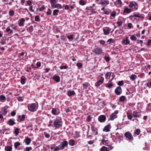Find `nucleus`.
Here are the masks:
<instances>
[{
  "label": "nucleus",
  "instance_id": "26",
  "mask_svg": "<svg viewBox=\"0 0 151 151\" xmlns=\"http://www.w3.org/2000/svg\"><path fill=\"white\" fill-rule=\"evenodd\" d=\"M59 12V10L58 9L54 10L53 12V15L54 16H57Z\"/></svg>",
  "mask_w": 151,
  "mask_h": 151
},
{
  "label": "nucleus",
  "instance_id": "36",
  "mask_svg": "<svg viewBox=\"0 0 151 151\" xmlns=\"http://www.w3.org/2000/svg\"><path fill=\"white\" fill-rule=\"evenodd\" d=\"M33 27L32 26H30L27 29V31L29 32H31L33 31Z\"/></svg>",
  "mask_w": 151,
  "mask_h": 151
},
{
  "label": "nucleus",
  "instance_id": "9",
  "mask_svg": "<svg viewBox=\"0 0 151 151\" xmlns=\"http://www.w3.org/2000/svg\"><path fill=\"white\" fill-rule=\"evenodd\" d=\"M116 93L118 95H120L122 92V90L121 88L119 87H118L115 91Z\"/></svg>",
  "mask_w": 151,
  "mask_h": 151
},
{
  "label": "nucleus",
  "instance_id": "38",
  "mask_svg": "<svg viewBox=\"0 0 151 151\" xmlns=\"http://www.w3.org/2000/svg\"><path fill=\"white\" fill-rule=\"evenodd\" d=\"M79 3L82 6L86 4V2L82 0H80L79 1Z\"/></svg>",
  "mask_w": 151,
  "mask_h": 151
},
{
  "label": "nucleus",
  "instance_id": "49",
  "mask_svg": "<svg viewBox=\"0 0 151 151\" xmlns=\"http://www.w3.org/2000/svg\"><path fill=\"white\" fill-rule=\"evenodd\" d=\"M67 37V38L70 41H71L73 39V35H69V36H68Z\"/></svg>",
  "mask_w": 151,
  "mask_h": 151
},
{
  "label": "nucleus",
  "instance_id": "47",
  "mask_svg": "<svg viewBox=\"0 0 151 151\" xmlns=\"http://www.w3.org/2000/svg\"><path fill=\"white\" fill-rule=\"evenodd\" d=\"M12 29H15L17 28V26L15 24H12L11 25Z\"/></svg>",
  "mask_w": 151,
  "mask_h": 151
},
{
  "label": "nucleus",
  "instance_id": "11",
  "mask_svg": "<svg viewBox=\"0 0 151 151\" xmlns=\"http://www.w3.org/2000/svg\"><path fill=\"white\" fill-rule=\"evenodd\" d=\"M113 148V147L108 146V147H103L101 149V151H107L108 149L111 150Z\"/></svg>",
  "mask_w": 151,
  "mask_h": 151
},
{
  "label": "nucleus",
  "instance_id": "23",
  "mask_svg": "<svg viewBox=\"0 0 151 151\" xmlns=\"http://www.w3.org/2000/svg\"><path fill=\"white\" fill-rule=\"evenodd\" d=\"M53 78L57 82H59L60 81V78L59 76H55L53 77Z\"/></svg>",
  "mask_w": 151,
  "mask_h": 151
},
{
  "label": "nucleus",
  "instance_id": "63",
  "mask_svg": "<svg viewBox=\"0 0 151 151\" xmlns=\"http://www.w3.org/2000/svg\"><path fill=\"white\" fill-rule=\"evenodd\" d=\"M77 66L78 67H80H80H81L82 66V64L81 63H78L77 64Z\"/></svg>",
  "mask_w": 151,
  "mask_h": 151
},
{
  "label": "nucleus",
  "instance_id": "29",
  "mask_svg": "<svg viewBox=\"0 0 151 151\" xmlns=\"http://www.w3.org/2000/svg\"><path fill=\"white\" fill-rule=\"evenodd\" d=\"M75 93V92L73 91H69L68 92V95L69 96H70L72 95H74Z\"/></svg>",
  "mask_w": 151,
  "mask_h": 151
},
{
  "label": "nucleus",
  "instance_id": "60",
  "mask_svg": "<svg viewBox=\"0 0 151 151\" xmlns=\"http://www.w3.org/2000/svg\"><path fill=\"white\" fill-rule=\"evenodd\" d=\"M48 127L53 126L52 122V121H50L49 122V124H48Z\"/></svg>",
  "mask_w": 151,
  "mask_h": 151
},
{
  "label": "nucleus",
  "instance_id": "15",
  "mask_svg": "<svg viewBox=\"0 0 151 151\" xmlns=\"http://www.w3.org/2000/svg\"><path fill=\"white\" fill-rule=\"evenodd\" d=\"M111 127V126L110 124L107 125L103 129V131L105 132H109L110 130Z\"/></svg>",
  "mask_w": 151,
  "mask_h": 151
},
{
  "label": "nucleus",
  "instance_id": "27",
  "mask_svg": "<svg viewBox=\"0 0 151 151\" xmlns=\"http://www.w3.org/2000/svg\"><path fill=\"white\" fill-rule=\"evenodd\" d=\"M115 42L114 39L111 38L109 39L107 42L109 44H111V43H114Z\"/></svg>",
  "mask_w": 151,
  "mask_h": 151
},
{
  "label": "nucleus",
  "instance_id": "32",
  "mask_svg": "<svg viewBox=\"0 0 151 151\" xmlns=\"http://www.w3.org/2000/svg\"><path fill=\"white\" fill-rule=\"evenodd\" d=\"M105 86L108 88H110L113 86V84L111 83H108L105 84Z\"/></svg>",
  "mask_w": 151,
  "mask_h": 151
},
{
  "label": "nucleus",
  "instance_id": "53",
  "mask_svg": "<svg viewBox=\"0 0 151 151\" xmlns=\"http://www.w3.org/2000/svg\"><path fill=\"white\" fill-rule=\"evenodd\" d=\"M35 20L36 21H39L40 20V17L39 16H35Z\"/></svg>",
  "mask_w": 151,
  "mask_h": 151
},
{
  "label": "nucleus",
  "instance_id": "57",
  "mask_svg": "<svg viewBox=\"0 0 151 151\" xmlns=\"http://www.w3.org/2000/svg\"><path fill=\"white\" fill-rule=\"evenodd\" d=\"M18 100L20 101H22L23 100V98L22 97H19L17 98Z\"/></svg>",
  "mask_w": 151,
  "mask_h": 151
},
{
  "label": "nucleus",
  "instance_id": "12",
  "mask_svg": "<svg viewBox=\"0 0 151 151\" xmlns=\"http://www.w3.org/2000/svg\"><path fill=\"white\" fill-rule=\"evenodd\" d=\"M98 119L100 122H103L105 121L106 118L105 116L101 115L99 117Z\"/></svg>",
  "mask_w": 151,
  "mask_h": 151
},
{
  "label": "nucleus",
  "instance_id": "7",
  "mask_svg": "<svg viewBox=\"0 0 151 151\" xmlns=\"http://www.w3.org/2000/svg\"><path fill=\"white\" fill-rule=\"evenodd\" d=\"M118 113V111H115L114 113H113L110 116V119L111 120H113L114 119L117 117L116 114Z\"/></svg>",
  "mask_w": 151,
  "mask_h": 151
},
{
  "label": "nucleus",
  "instance_id": "64",
  "mask_svg": "<svg viewBox=\"0 0 151 151\" xmlns=\"http://www.w3.org/2000/svg\"><path fill=\"white\" fill-rule=\"evenodd\" d=\"M132 23H129L128 24V27L130 28H131L132 27Z\"/></svg>",
  "mask_w": 151,
  "mask_h": 151
},
{
  "label": "nucleus",
  "instance_id": "8",
  "mask_svg": "<svg viewBox=\"0 0 151 151\" xmlns=\"http://www.w3.org/2000/svg\"><path fill=\"white\" fill-rule=\"evenodd\" d=\"M104 78L103 77H101L100 80L95 83V85L96 86L98 87L102 83L104 82Z\"/></svg>",
  "mask_w": 151,
  "mask_h": 151
},
{
  "label": "nucleus",
  "instance_id": "3",
  "mask_svg": "<svg viewBox=\"0 0 151 151\" xmlns=\"http://www.w3.org/2000/svg\"><path fill=\"white\" fill-rule=\"evenodd\" d=\"M129 7L132 10L134 11L137 9L138 6L134 2H131L129 5Z\"/></svg>",
  "mask_w": 151,
  "mask_h": 151
},
{
  "label": "nucleus",
  "instance_id": "41",
  "mask_svg": "<svg viewBox=\"0 0 151 151\" xmlns=\"http://www.w3.org/2000/svg\"><path fill=\"white\" fill-rule=\"evenodd\" d=\"M130 39L132 40H137V37L133 35H131Z\"/></svg>",
  "mask_w": 151,
  "mask_h": 151
},
{
  "label": "nucleus",
  "instance_id": "39",
  "mask_svg": "<svg viewBox=\"0 0 151 151\" xmlns=\"http://www.w3.org/2000/svg\"><path fill=\"white\" fill-rule=\"evenodd\" d=\"M6 151H12V148L10 147H6L5 148Z\"/></svg>",
  "mask_w": 151,
  "mask_h": 151
},
{
  "label": "nucleus",
  "instance_id": "24",
  "mask_svg": "<svg viewBox=\"0 0 151 151\" xmlns=\"http://www.w3.org/2000/svg\"><path fill=\"white\" fill-rule=\"evenodd\" d=\"M25 140L26 144L27 145H29L31 142V139L28 137H26Z\"/></svg>",
  "mask_w": 151,
  "mask_h": 151
},
{
  "label": "nucleus",
  "instance_id": "13",
  "mask_svg": "<svg viewBox=\"0 0 151 151\" xmlns=\"http://www.w3.org/2000/svg\"><path fill=\"white\" fill-rule=\"evenodd\" d=\"M25 19L24 18H22L19 20V25L20 27H22L24 26V22H25Z\"/></svg>",
  "mask_w": 151,
  "mask_h": 151
},
{
  "label": "nucleus",
  "instance_id": "20",
  "mask_svg": "<svg viewBox=\"0 0 151 151\" xmlns=\"http://www.w3.org/2000/svg\"><path fill=\"white\" fill-rule=\"evenodd\" d=\"M50 3L52 8L56 4V1L55 0H50Z\"/></svg>",
  "mask_w": 151,
  "mask_h": 151
},
{
  "label": "nucleus",
  "instance_id": "35",
  "mask_svg": "<svg viewBox=\"0 0 151 151\" xmlns=\"http://www.w3.org/2000/svg\"><path fill=\"white\" fill-rule=\"evenodd\" d=\"M7 112V111L6 109H4V110L1 111V113L4 116L6 114Z\"/></svg>",
  "mask_w": 151,
  "mask_h": 151
},
{
  "label": "nucleus",
  "instance_id": "4",
  "mask_svg": "<svg viewBox=\"0 0 151 151\" xmlns=\"http://www.w3.org/2000/svg\"><path fill=\"white\" fill-rule=\"evenodd\" d=\"M130 43V41L129 38L125 36L122 42V44L124 45H128Z\"/></svg>",
  "mask_w": 151,
  "mask_h": 151
},
{
  "label": "nucleus",
  "instance_id": "46",
  "mask_svg": "<svg viewBox=\"0 0 151 151\" xmlns=\"http://www.w3.org/2000/svg\"><path fill=\"white\" fill-rule=\"evenodd\" d=\"M88 85V83L87 82H85L83 84V87L84 88L86 89Z\"/></svg>",
  "mask_w": 151,
  "mask_h": 151
},
{
  "label": "nucleus",
  "instance_id": "44",
  "mask_svg": "<svg viewBox=\"0 0 151 151\" xmlns=\"http://www.w3.org/2000/svg\"><path fill=\"white\" fill-rule=\"evenodd\" d=\"M20 143L18 142H17L15 143L14 146L16 148H17L20 145Z\"/></svg>",
  "mask_w": 151,
  "mask_h": 151
},
{
  "label": "nucleus",
  "instance_id": "61",
  "mask_svg": "<svg viewBox=\"0 0 151 151\" xmlns=\"http://www.w3.org/2000/svg\"><path fill=\"white\" fill-rule=\"evenodd\" d=\"M32 149V148L31 147H27L26 148V151H29L30 150Z\"/></svg>",
  "mask_w": 151,
  "mask_h": 151
},
{
  "label": "nucleus",
  "instance_id": "55",
  "mask_svg": "<svg viewBox=\"0 0 151 151\" xmlns=\"http://www.w3.org/2000/svg\"><path fill=\"white\" fill-rule=\"evenodd\" d=\"M48 11L47 12V14L48 15H50L52 13V12L50 9H48Z\"/></svg>",
  "mask_w": 151,
  "mask_h": 151
},
{
  "label": "nucleus",
  "instance_id": "51",
  "mask_svg": "<svg viewBox=\"0 0 151 151\" xmlns=\"http://www.w3.org/2000/svg\"><path fill=\"white\" fill-rule=\"evenodd\" d=\"M127 116L129 119H131L132 117V116L131 114L128 113L127 114Z\"/></svg>",
  "mask_w": 151,
  "mask_h": 151
},
{
  "label": "nucleus",
  "instance_id": "16",
  "mask_svg": "<svg viewBox=\"0 0 151 151\" xmlns=\"http://www.w3.org/2000/svg\"><path fill=\"white\" fill-rule=\"evenodd\" d=\"M141 115V114L139 112H137L136 111H134L133 112V116L135 117H139Z\"/></svg>",
  "mask_w": 151,
  "mask_h": 151
},
{
  "label": "nucleus",
  "instance_id": "54",
  "mask_svg": "<svg viewBox=\"0 0 151 151\" xmlns=\"http://www.w3.org/2000/svg\"><path fill=\"white\" fill-rule=\"evenodd\" d=\"M27 3L28 5L29 6L32 5V2L31 1L29 0L27 1Z\"/></svg>",
  "mask_w": 151,
  "mask_h": 151
},
{
  "label": "nucleus",
  "instance_id": "1",
  "mask_svg": "<svg viewBox=\"0 0 151 151\" xmlns=\"http://www.w3.org/2000/svg\"><path fill=\"white\" fill-rule=\"evenodd\" d=\"M38 103H36L28 104L27 107L29 111L34 112L37 110L38 108Z\"/></svg>",
  "mask_w": 151,
  "mask_h": 151
},
{
  "label": "nucleus",
  "instance_id": "33",
  "mask_svg": "<svg viewBox=\"0 0 151 151\" xmlns=\"http://www.w3.org/2000/svg\"><path fill=\"white\" fill-rule=\"evenodd\" d=\"M137 76L135 75H132L130 76V79L132 81L134 80L137 78Z\"/></svg>",
  "mask_w": 151,
  "mask_h": 151
},
{
  "label": "nucleus",
  "instance_id": "5",
  "mask_svg": "<svg viewBox=\"0 0 151 151\" xmlns=\"http://www.w3.org/2000/svg\"><path fill=\"white\" fill-rule=\"evenodd\" d=\"M68 145V142L67 141H64L61 142L59 145V147L61 148L62 150L65 147H67Z\"/></svg>",
  "mask_w": 151,
  "mask_h": 151
},
{
  "label": "nucleus",
  "instance_id": "25",
  "mask_svg": "<svg viewBox=\"0 0 151 151\" xmlns=\"http://www.w3.org/2000/svg\"><path fill=\"white\" fill-rule=\"evenodd\" d=\"M75 141L73 139H70L69 141V145L73 146L75 145Z\"/></svg>",
  "mask_w": 151,
  "mask_h": 151
},
{
  "label": "nucleus",
  "instance_id": "34",
  "mask_svg": "<svg viewBox=\"0 0 151 151\" xmlns=\"http://www.w3.org/2000/svg\"><path fill=\"white\" fill-rule=\"evenodd\" d=\"M111 75V73L110 72H107L105 75V78L106 79H108V77L110 76Z\"/></svg>",
  "mask_w": 151,
  "mask_h": 151
},
{
  "label": "nucleus",
  "instance_id": "10",
  "mask_svg": "<svg viewBox=\"0 0 151 151\" xmlns=\"http://www.w3.org/2000/svg\"><path fill=\"white\" fill-rule=\"evenodd\" d=\"M94 52L97 54H100L102 53V50L101 49L97 48L95 49L94 50Z\"/></svg>",
  "mask_w": 151,
  "mask_h": 151
},
{
  "label": "nucleus",
  "instance_id": "14",
  "mask_svg": "<svg viewBox=\"0 0 151 151\" xmlns=\"http://www.w3.org/2000/svg\"><path fill=\"white\" fill-rule=\"evenodd\" d=\"M103 30L104 34L105 35H107L109 33L111 29L109 27H106L103 29Z\"/></svg>",
  "mask_w": 151,
  "mask_h": 151
},
{
  "label": "nucleus",
  "instance_id": "31",
  "mask_svg": "<svg viewBox=\"0 0 151 151\" xmlns=\"http://www.w3.org/2000/svg\"><path fill=\"white\" fill-rule=\"evenodd\" d=\"M6 32L9 33H11L12 32V31L10 29L9 27H8L6 29Z\"/></svg>",
  "mask_w": 151,
  "mask_h": 151
},
{
  "label": "nucleus",
  "instance_id": "43",
  "mask_svg": "<svg viewBox=\"0 0 151 151\" xmlns=\"http://www.w3.org/2000/svg\"><path fill=\"white\" fill-rule=\"evenodd\" d=\"M101 4L103 5L106 4V5L109 4V1H102L100 3Z\"/></svg>",
  "mask_w": 151,
  "mask_h": 151
},
{
  "label": "nucleus",
  "instance_id": "21",
  "mask_svg": "<svg viewBox=\"0 0 151 151\" xmlns=\"http://www.w3.org/2000/svg\"><path fill=\"white\" fill-rule=\"evenodd\" d=\"M57 8L58 9H61L62 8V5L60 4H57L55 5V6L52 8Z\"/></svg>",
  "mask_w": 151,
  "mask_h": 151
},
{
  "label": "nucleus",
  "instance_id": "22",
  "mask_svg": "<svg viewBox=\"0 0 151 151\" xmlns=\"http://www.w3.org/2000/svg\"><path fill=\"white\" fill-rule=\"evenodd\" d=\"M8 123L10 125H13L15 124L14 120L13 119H10L8 121Z\"/></svg>",
  "mask_w": 151,
  "mask_h": 151
},
{
  "label": "nucleus",
  "instance_id": "45",
  "mask_svg": "<svg viewBox=\"0 0 151 151\" xmlns=\"http://www.w3.org/2000/svg\"><path fill=\"white\" fill-rule=\"evenodd\" d=\"M60 150L62 149H61V148L60 147H59V145L58 147H57L55 148L54 149V151H57Z\"/></svg>",
  "mask_w": 151,
  "mask_h": 151
},
{
  "label": "nucleus",
  "instance_id": "40",
  "mask_svg": "<svg viewBox=\"0 0 151 151\" xmlns=\"http://www.w3.org/2000/svg\"><path fill=\"white\" fill-rule=\"evenodd\" d=\"M140 132V129H137L135 130V131L134 132V133L135 134H136L137 135H138L139 134Z\"/></svg>",
  "mask_w": 151,
  "mask_h": 151
},
{
  "label": "nucleus",
  "instance_id": "62",
  "mask_svg": "<svg viewBox=\"0 0 151 151\" xmlns=\"http://www.w3.org/2000/svg\"><path fill=\"white\" fill-rule=\"evenodd\" d=\"M67 68V67L66 66H61L60 67V68L61 69H66Z\"/></svg>",
  "mask_w": 151,
  "mask_h": 151
},
{
  "label": "nucleus",
  "instance_id": "59",
  "mask_svg": "<svg viewBox=\"0 0 151 151\" xmlns=\"http://www.w3.org/2000/svg\"><path fill=\"white\" fill-rule=\"evenodd\" d=\"M45 9L44 6L43 5L39 9L40 11H42Z\"/></svg>",
  "mask_w": 151,
  "mask_h": 151
},
{
  "label": "nucleus",
  "instance_id": "30",
  "mask_svg": "<svg viewBox=\"0 0 151 151\" xmlns=\"http://www.w3.org/2000/svg\"><path fill=\"white\" fill-rule=\"evenodd\" d=\"M18 118L20 121H23L25 119V116L24 115H22L21 116L20 115H19L18 116Z\"/></svg>",
  "mask_w": 151,
  "mask_h": 151
},
{
  "label": "nucleus",
  "instance_id": "56",
  "mask_svg": "<svg viewBox=\"0 0 151 151\" xmlns=\"http://www.w3.org/2000/svg\"><path fill=\"white\" fill-rule=\"evenodd\" d=\"M33 6L32 5L29 6V10L31 12H34V10L33 9Z\"/></svg>",
  "mask_w": 151,
  "mask_h": 151
},
{
  "label": "nucleus",
  "instance_id": "50",
  "mask_svg": "<svg viewBox=\"0 0 151 151\" xmlns=\"http://www.w3.org/2000/svg\"><path fill=\"white\" fill-rule=\"evenodd\" d=\"M125 97L124 96H122L120 98V101H124L125 99Z\"/></svg>",
  "mask_w": 151,
  "mask_h": 151
},
{
  "label": "nucleus",
  "instance_id": "52",
  "mask_svg": "<svg viewBox=\"0 0 151 151\" xmlns=\"http://www.w3.org/2000/svg\"><path fill=\"white\" fill-rule=\"evenodd\" d=\"M124 84L123 81H119L118 82V84L119 86H121L123 85Z\"/></svg>",
  "mask_w": 151,
  "mask_h": 151
},
{
  "label": "nucleus",
  "instance_id": "17",
  "mask_svg": "<svg viewBox=\"0 0 151 151\" xmlns=\"http://www.w3.org/2000/svg\"><path fill=\"white\" fill-rule=\"evenodd\" d=\"M131 11H133L130 8L129 9L127 7L125 8L124 10V13H126L127 14L130 13Z\"/></svg>",
  "mask_w": 151,
  "mask_h": 151
},
{
  "label": "nucleus",
  "instance_id": "37",
  "mask_svg": "<svg viewBox=\"0 0 151 151\" xmlns=\"http://www.w3.org/2000/svg\"><path fill=\"white\" fill-rule=\"evenodd\" d=\"M19 129L18 128H17L14 131V133L16 134L15 135L17 136L18 133H19Z\"/></svg>",
  "mask_w": 151,
  "mask_h": 151
},
{
  "label": "nucleus",
  "instance_id": "18",
  "mask_svg": "<svg viewBox=\"0 0 151 151\" xmlns=\"http://www.w3.org/2000/svg\"><path fill=\"white\" fill-rule=\"evenodd\" d=\"M92 131H93V135L94 136L98 134L97 130L96 129H95L94 127H92Z\"/></svg>",
  "mask_w": 151,
  "mask_h": 151
},
{
  "label": "nucleus",
  "instance_id": "19",
  "mask_svg": "<svg viewBox=\"0 0 151 151\" xmlns=\"http://www.w3.org/2000/svg\"><path fill=\"white\" fill-rule=\"evenodd\" d=\"M51 112L53 114L56 115H58L59 113V112L57 111L56 109H53Z\"/></svg>",
  "mask_w": 151,
  "mask_h": 151
},
{
  "label": "nucleus",
  "instance_id": "6",
  "mask_svg": "<svg viewBox=\"0 0 151 151\" xmlns=\"http://www.w3.org/2000/svg\"><path fill=\"white\" fill-rule=\"evenodd\" d=\"M125 137L130 140L133 139V137L131 134L129 132H125L124 134Z\"/></svg>",
  "mask_w": 151,
  "mask_h": 151
},
{
  "label": "nucleus",
  "instance_id": "2",
  "mask_svg": "<svg viewBox=\"0 0 151 151\" xmlns=\"http://www.w3.org/2000/svg\"><path fill=\"white\" fill-rule=\"evenodd\" d=\"M53 126L56 128H58L62 125V122L60 119H57L53 123Z\"/></svg>",
  "mask_w": 151,
  "mask_h": 151
},
{
  "label": "nucleus",
  "instance_id": "42",
  "mask_svg": "<svg viewBox=\"0 0 151 151\" xmlns=\"http://www.w3.org/2000/svg\"><path fill=\"white\" fill-rule=\"evenodd\" d=\"M6 97L5 96L3 95H1L0 97V101H3L5 100Z\"/></svg>",
  "mask_w": 151,
  "mask_h": 151
},
{
  "label": "nucleus",
  "instance_id": "58",
  "mask_svg": "<svg viewBox=\"0 0 151 151\" xmlns=\"http://www.w3.org/2000/svg\"><path fill=\"white\" fill-rule=\"evenodd\" d=\"M122 21L117 22V24L118 26H120L122 24Z\"/></svg>",
  "mask_w": 151,
  "mask_h": 151
},
{
  "label": "nucleus",
  "instance_id": "48",
  "mask_svg": "<svg viewBox=\"0 0 151 151\" xmlns=\"http://www.w3.org/2000/svg\"><path fill=\"white\" fill-rule=\"evenodd\" d=\"M14 11L12 10L10 11L9 13V15L11 16H13L14 15Z\"/></svg>",
  "mask_w": 151,
  "mask_h": 151
},
{
  "label": "nucleus",
  "instance_id": "28",
  "mask_svg": "<svg viewBox=\"0 0 151 151\" xmlns=\"http://www.w3.org/2000/svg\"><path fill=\"white\" fill-rule=\"evenodd\" d=\"M25 77L24 76H23L22 77L21 79V83L22 84H24L25 83Z\"/></svg>",
  "mask_w": 151,
  "mask_h": 151
}]
</instances>
